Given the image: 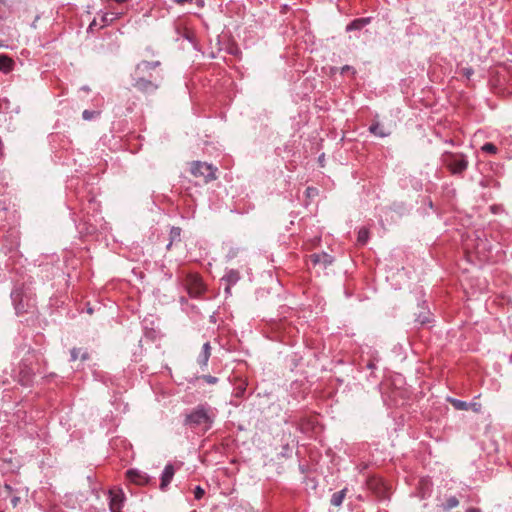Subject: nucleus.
Segmentation results:
<instances>
[{
  "instance_id": "c756f323",
  "label": "nucleus",
  "mask_w": 512,
  "mask_h": 512,
  "mask_svg": "<svg viewBox=\"0 0 512 512\" xmlns=\"http://www.w3.org/2000/svg\"><path fill=\"white\" fill-rule=\"evenodd\" d=\"M284 150L288 153H292V155H295L298 152V150L290 144H286Z\"/></svg>"
},
{
  "instance_id": "c9c22d12",
  "label": "nucleus",
  "mask_w": 512,
  "mask_h": 512,
  "mask_svg": "<svg viewBox=\"0 0 512 512\" xmlns=\"http://www.w3.org/2000/svg\"><path fill=\"white\" fill-rule=\"evenodd\" d=\"M341 131H342V139H344V138H349V139H351L348 135H349L350 133L355 132V130H350V129H347V130H341Z\"/></svg>"
},
{
  "instance_id": "8fccbe9b",
  "label": "nucleus",
  "mask_w": 512,
  "mask_h": 512,
  "mask_svg": "<svg viewBox=\"0 0 512 512\" xmlns=\"http://www.w3.org/2000/svg\"><path fill=\"white\" fill-rule=\"evenodd\" d=\"M5 488H6V489H8V490H11V489H12V488H11V486H10V485H7V484L5 485Z\"/></svg>"
},
{
  "instance_id": "ddd939ff",
  "label": "nucleus",
  "mask_w": 512,
  "mask_h": 512,
  "mask_svg": "<svg viewBox=\"0 0 512 512\" xmlns=\"http://www.w3.org/2000/svg\"><path fill=\"white\" fill-rule=\"evenodd\" d=\"M421 310L418 314H416L415 322L421 326L427 325L432 321V314L428 308L423 306L420 307Z\"/></svg>"
},
{
  "instance_id": "412c9836",
  "label": "nucleus",
  "mask_w": 512,
  "mask_h": 512,
  "mask_svg": "<svg viewBox=\"0 0 512 512\" xmlns=\"http://www.w3.org/2000/svg\"><path fill=\"white\" fill-rule=\"evenodd\" d=\"M459 505V500L456 496H450L446 499L445 502H443L440 506L441 508L448 512L453 508H456Z\"/></svg>"
},
{
  "instance_id": "f3484780",
  "label": "nucleus",
  "mask_w": 512,
  "mask_h": 512,
  "mask_svg": "<svg viewBox=\"0 0 512 512\" xmlns=\"http://www.w3.org/2000/svg\"><path fill=\"white\" fill-rule=\"evenodd\" d=\"M14 61L7 55L0 56V71L7 74L14 68Z\"/></svg>"
},
{
  "instance_id": "37998d69",
  "label": "nucleus",
  "mask_w": 512,
  "mask_h": 512,
  "mask_svg": "<svg viewBox=\"0 0 512 512\" xmlns=\"http://www.w3.org/2000/svg\"><path fill=\"white\" fill-rule=\"evenodd\" d=\"M471 74H472V70H471V69H466V70H465V75H466L467 77H469Z\"/></svg>"
},
{
  "instance_id": "0eeeda50",
  "label": "nucleus",
  "mask_w": 512,
  "mask_h": 512,
  "mask_svg": "<svg viewBox=\"0 0 512 512\" xmlns=\"http://www.w3.org/2000/svg\"><path fill=\"white\" fill-rule=\"evenodd\" d=\"M308 262L313 266H320L325 269L334 262V257L326 252L313 253L309 255Z\"/></svg>"
},
{
  "instance_id": "6e6552de",
  "label": "nucleus",
  "mask_w": 512,
  "mask_h": 512,
  "mask_svg": "<svg viewBox=\"0 0 512 512\" xmlns=\"http://www.w3.org/2000/svg\"><path fill=\"white\" fill-rule=\"evenodd\" d=\"M380 357L378 355V352L376 350L370 349L368 352V359H365L362 357L360 367L361 369H368L371 371L369 377H374V370L377 369V363L379 362Z\"/></svg>"
},
{
  "instance_id": "5701e85b",
  "label": "nucleus",
  "mask_w": 512,
  "mask_h": 512,
  "mask_svg": "<svg viewBox=\"0 0 512 512\" xmlns=\"http://www.w3.org/2000/svg\"><path fill=\"white\" fill-rule=\"evenodd\" d=\"M369 239V231L368 229L366 228H361L359 231H358V237H357V241L359 244L361 245H365L367 243Z\"/></svg>"
},
{
  "instance_id": "f257e3e1",
  "label": "nucleus",
  "mask_w": 512,
  "mask_h": 512,
  "mask_svg": "<svg viewBox=\"0 0 512 512\" xmlns=\"http://www.w3.org/2000/svg\"><path fill=\"white\" fill-rule=\"evenodd\" d=\"M44 361L40 350L32 349L27 345L17 348L13 352L11 372L6 371L0 376V384H10V378L22 386H31L36 373H41L40 363Z\"/></svg>"
},
{
  "instance_id": "20e7f679",
  "label": "nucleus",
  "mask_w": 512,
  "mask_h": 512,
  "mask_svg": "<svg viewBox=\"0 0 512 512\" xmlns=\"http://www.w3.org/2000/svg\"><path fill=\"white\" fill-rule=\"evenodd\" d=\"M441 160L453 175L462 174L468 167L467 157L462 153L445 151L442 154Z\"/></svg>"
},
{
  "instance_id": "39448f33",
  "label": "nucleus",
  "mask_w": 512,
  "mask_h": 512,
  "mask_svg": "<svg viewBox=\"0 0 512 512\" xmlns=\"http://www.w3.org/2000/svg\"><path fill=\"white\" fill-rule=\"evenodd\" d=\"M216 168L206 162L194 161L191 163L190 172L195 177H202L205 183L216 179Z\"/></svg>"
},
{
  "instance_id": "58836bf2",
  "label": "nucleus",
  "mask_w": 512,
  "mask_h": 512,
  "mask_svg": "<svg viewBox=\"0 0 512 512\" xmlns=\"http://www.w3.org/2000/svg\"><path fill=\"white\" fill-rule=\"evenodd\" d=\"M393 207H394L395 210L398 209L399 211L407 210L406 207H404L403 204H396V203H394Z\"/></svg>"
},
{
  "instance_id": "393cba45",
  "label": "nucleus",
  "mask_w": 512,
  "mask_h": 512,
  "mask_svg": "<svg viewBox=\"0 0 512 512\" xmlns=\"http://www.w3.org/2000/svg\"><path fill=\"white\" fill-rule=\"evenodd\" d=\"M193 493H194L195 499L200 500L204 496L205 490L200 485H197L194 488Z\"/></svg>"
},
{
  "instance_id": "9d476101",
  "label": "nucleus",
  "mask_w": 512,
  "mask_h": 512,
  "mask_svg": "<svg viewBox=\"0 0 512 512\" xmlns=\"http://www.w3.org/2000/svg\"><path fill=\"white\" fill-rule=\"evenodd\" d=\"M175 474V468L171 463H168L161 474L160 479V489L162 491H165L169 484L171 483L173 476Z\"/></svg>"
},
{
  "instance_id": "b1692460",
  "label": "nucleus",
  "mask_w": 512,
  "mask_h": 512,
  "mask_svg": "<svg viewBox=\"0 0 512 512\" xmlns=\"http://www.w3.org/2000/svg\"><path fill=\"white\" fill-rule=\"evenodd\" d=\"M482 150H483L484 152L489 153V154H495V153H496V151H497V148H496V146H495L493 143H491V142H487V143H485V144L482 146Z\"/></svg>"
},
{
  "instance_id": "79ce46f5",
  "label": "nucleus",
  "mask_w": 512,
  "mask_h": 512,
  "mask_svg": "<svg viewBox=\"0 0 512 512\" xmlns=\"http://www.w3.org/2000/svg\"><path fill=\"white\" fill-rule=\"evenodd\" d=\"M349 70H351V67H350V66H348V65H346V66H344V67L342 68V73H345V72H347V71H349Z\"/></svg>"
},
{
  "instance_id": "09e8293b",
  "label": "nucleus",
  "mask_w": 512,
  "mask_h": 512,
  "mask_svg": "<svg viewBox=\"0 0 512 512\" xmlns=\"http://www.w3.org/2000/svg\"><path fill=\"white\" fill-rule=\"evenodd\" d=\"M446 142H449L450 144L455 145V143H454V140H453V139L446 140Z\"/></svg>"
},
{
  "instance_id": "a878e982",
  "label": "nucleus",
  "mask_w": 512,
  "mask_h": 512,
  "mask_svg": "<svg viewBox=\"0 0 512 512\" xmlns=\"http://www.w3.org/2000/svg\"><path fill=\"white\" fill-rule=\"evenodd\" d=\"M98 115H99L98 112L90 111V110H84L83 113H82V117L85 120H91V119L95 118Z\"/></svg>"
},
{
  "instance_id": "72a5a7b5",
  "label": "nucleus",
  "mask_w": 512,
  "mask_h": 512,
  "mask_svg": "<svg viewBox=\"0 0 512 512\" xmlns=\"http://www.w3.org/2000/svg\"><path fill=\"white\" fill-rule=\"evenodd\" d=\"M306 192H307V195L310 197V196H314L315 194H317L318 191L316 188L308 187L306 189Z\"/></svg>"
},
{
  "instance_id": "a19ab883",
  "label": "nucleus",
  "mask_w": 512,
  "mask_h": 512,
  "mask_svg": "<svg viewBox=\"0 0 512 512\" xmlns=\"http://www.w3.org/2000/svg\"><path fill=\"white\" fill-rule=\"evenodd\" d=\"M466 512H482L481 509L479 508H475V507H470L466 510Z\"/></svg>"
},
{
  "instance_id": "c03bdc74",
  "label": "nucleus",
  "mask_w": 512,
  "mask_h": 512,
  "mask_svg": "<svg viewBox=\"0 0 512 512\" xmlns=\"http://www.w3.org/2000/svg\"><path fill=\"white\" fill-rule=\"evenodd\" d=\"M88 358V354L86 352H84L81 356V359L82 360H86Z\"/></svg>"
},
{
  "instance_id": "f03ea898",
  "label": "nucleus",
  "mask_w": 512,
  "mask_h": 512,
  "mask_svg": "<svg viewBox=\"0 0 512 512\" xmlns=\"http://www.w3.org/2000/svg\"><path fill=\"white\" fill-rule=\"evenodd\" d=\"M30 278L23 277L21 281H16L11 291L10 297L17 315L33 312L35 309L36 299Z\"/></svg>"
},
{
  "instance_id": "aec40b11",
  "label": "nucleus",
  "mask_w": 512,
  "mask_h": 512,
  "mask_svg": "<svg viewBox=\"0 0 512 512\" xmlns=\"http://www.w3.org/2000/svg\"><path fill=\"white\" fill-rule=\"evenodd\" d=\"M370 22V18H359L354 21H352L347 27V31L351 30H359L366 26Z\"/></svg>"
},
{
  "instance_id": "c85d7f7f",
  "label": "nucleus",
  "mask_w": 512,
  "mask_h": 512,
  "mask_svg": "<svg viewBox=\"0 0 512 512\" xmlns=\"http://www.w3.org/2000/svg\"><path fill=\"white\" fill-rule=\"evenodd\" d=\"M203 379L208 384H216L218 382V378L212 375H204Z\"/></svg>"
},
{
  "instance_id": "ea45409f",
  "label": "nucleus",
  "mask_w": 512,
  "mask_h": 512,
  "mask_svg": "<svg viewBox=\"0 0 512 512\" xmlns=\"http://www.w3.org/2000/svg\"><path fill=\"white\" fill-rule=\"evenodd\" d=\"M19 501H20V498H19V497H17V496H14V497L11 499V504H12V506H13V507H16V506L18 505Z\"/></svg>"
},
{
  "instance_id": "1a4fd4ad",
  "label": "nucleus",
  "mask_w": 512,
  "mask_h": 512,
  "mask_svg": "<svg viewBox=\"0 0 512 512\" xmlns=\"http://www.w3.org/2000/svg\"><path fill=\"white\" fill-rule=\"evenodd\" d=\"M133 86L141 92L152 93L157 90L158 85L145 79L142 75H135Z\"/></svg>"
},
{
  "instance_id": "cd10ccee",
  "label": "nucleus",
  "mask_w": 512,
  "mask_h": 512,
  "mask_svg": "<svg viewBox=\"0 0 512 512\" xmlns=\"http://www.w3.org/2000/svg\"><path fill=\"white\" fill-rule=\"evenodd\" d=\"M370 133H373L375 136H378V137H386V136H389L390 133L389 132H385V130H374V129H371L369 130Z\"/></svg>"
},
{
  "instance_id": "bb28decb",
  "label": "nucleus",
  "mask_w": 512,
  "mask_h": 512,
  "mask_svg": "<svg viewBox=\"0 0 512 512\" xmlns=\"http://www.w3.org/2000/svg\"><path fill=\"white\" fill-rule=\"evenodd\" d=\"M290 455H291V448L288 444H286L282 447V450L279 453V456L288 458V457H290Z\"/></svg>"
},
{
  "instance_id": "3c124183",
  "label": "nucleus",
  "mask_w": 512,
  "mask_h": 512,
  "mask_svg": "<svg viewBox=\"0 0 512 512\" xmlns=\"http://www.w3.org/2000/svg\"><path fill=\"white\" fill-rule=\"evenodd\" d=\"M6 1H7V0H0V3H2V4H6Z\"/></svg>"
},
{
  "instance_id": "f8f14e48",
  "label": "nucleus",
  "mask_w": 512,
  "mask_h": 512,
  "mask_svg": "<svg viewBox=\"0 0 512 512\" xmlns=\"http://www.w3.org/2000/svg\"><path fill=\"white\" fill-rule=\"evenodd\" d=\"M5 242L7 243L3 246V252L5 254L15 250L19 245V237L17 231H10L8 235L5 236Z\"/></svg>"
},
{
  "instance_id": "603ef678",
  "label": "nucleus",
  "mask_w": 512,
  "mask_h": 512,
  "mask_svg": "<svg viewBox=\"0 0 512 512\" xmlns=\"http://www.w3.org/2000/svg\"><path fill=\"white\" fill-rule=\"evenodd\" d=\"M369 128L374 129V128H377V126L372 125V126H370Z\"/></svg>"
},
{
  "instance_id": "a211bd4d",
  "label": "nucleus",
  "mask_w": 512,
  "mask_h": 512,
  "mask_svg": "<svg viewBox=\"0 0 512 512\" xmlns=\"http://www.w3.org/2000/svg\"><path fill=\"white\" fill-rule=\"evenodd\" d=\"M346 492H347V488H344L338 492L333 493L331 496V499H330L331 505H333L335 507L341 506L343 503V500L346 496Z\"/></svg>"
},
{
  "instance_id": "e433bc0d",
  "label": "nucleus",
  "mask_w": 512,
  "mask_h": 512,
  "mask_svg": "<svg viewBox=\"0 0 512 512\" xmlns=\"http://www.w3.org/2000/svg\"><path fill=\"white\" fill-rule=\"evenodd\" d=\"M423 203L426 204L430 209L434 208L433 201L430 198H424Z\"/></svg>"
},
{
  "instance_id": "49530a36",
  "label": "nucleus",
  "mask_w": 512,
  "mask_h": 512,
  "mask_svg": "<svg viewBox=\"0 0 512 512\" xmlns=\"http://www.w3.org/2000/svg\"><path fill=\"white\" fill-rule=\"evenodd\" d=\"M244 391H245V389H244V388H242L241 390H239V391L237 392V395H242V394L244 393Z\"/></svg>"
},
{
  "instance_id": "f704fd0d",
  "label": "nucleus",
  "mask_w": 512,
  "mask_h": 512,
  "mask_svg": "<svg viewBox=\"0 0 512 512\" xmlns=\"http://www.w3.org/2000/svg\"><path fill=\"white\" fill-rule=\"evenodd\" d=\"M232 286L233 285L225 283L224 293H225L226 297L231 295V288H232Z\"/></svg>"
},
{
  "instance_id": "7c9ffc66",
  "label": "nucleus",
  "mask_w": 512,
  "mask_h": 512,
  "mask_svg": "<svg viewBox=\"0 0 512 512\" xmlns=\"http://www.w3.org/2000/svg\"><path fill=\"white\" fill-rule=\"evenodd\" d=\"M79 353H80V350H79V349L73 348V349L71 350V352H70V356H71V359H70V360H71V361H75V360H77Z\"/></svg>"
},
{
  "instance_id": "473e14b6",
  "label": "nucleus",
  "mask_w": 512,
  "mask_h": 512,
  "mask_svg": "<svg viewBox=\"0 0 512 512\" xmlns=\"http://www.w3.org/2000/svg\"><path fill=\"white\" fill-rule=\"evenodd\" d=\"M468 404H470V409H472L475 412H478L481 408V405L479 403L468 402Z\"/></svg>"
},
{
  "instance_id": "4be33fe9",
  "label": "nucleus",
  "mask_w": 512,
  "mask_h": 512,
  "mask_svg": "<svg viewBox=\"0 0 512 512\" xmlns=\"http://www.w3.org/2000/svg\"><path fill=\"white\" fill-rule=\"evenodd\" d=\"M181 232H182V229L180 227L173 226L171 228L170 234H169L171 243L180 242L181 241Z\"/></svg>"
},
{
  "instance_id": "4468645a",
  "label": "nucleus",
  "mask_w": 512,
  "mask_h": 512,
  "mask_svg": "<svg viewBox=\"0 0 512 512\" xmlns=\"http://www.w3.org/2000/svg\"><path fill=\"white\" fill-rule=\"evenodd\" d=\"M211 355V346L209 342H206L202 346V350L198 356L197 362L201 367H206L208 364V360Z\"/></svg>"
},
{
  "instance_id": "a18cd8bd",
  "label": "nucleus",
  "mask_w": 512,
  "mask_h": 512,
  "mask_svg": "<svg viewBox=\"0 0 512 512\" xmlns=\"http://www.w3.org/2000/svg\"><path fill=\"white\" fill-rule=\"evenodd\" d=\"M87 313L92 314V313H93V308L88 307V308H87Z\"/></svg>"
},
{
  "instance_id": "dca6fc26",
  "label": "nucleus",
  "mask_w": 512,
  "mask_h": 512,
  "mask_svg": "<svg viewBox=\"0 0 512 512\" xmlns=\"http://www.w3.org/2000/svg\"><path fill=\"white\" fill-rule=\"evenodd\" d=\"M240 280V273L235 269L226 270L225 275L221 278V281L230 285H235Z\"/></svg>"
},
{
  "instance_id": "6ab92c4d",
  "label": "nucleus",
  "mask_w": 512,
  "mask_h": 512,
  "mask_svg": "<svg viewBox=\"0 0 512 512\" xmlns=\"http://www.w3.org/2000/svg\"><path fill=\"white\" fill-rule=\"evenodd\" d=\"M447 401L456 409L460 411H467L470 409V404L468 402L459 400L453 397H448Z\"/></svg>"
},
{
  "instance_id": "9b49d317",
  "label": "nucleus",
  "mask_w": 512,
  "mask_h": 512,
  "mask_svg": "<svg viewBox=\"0 0 512 512\" xmlns=\"http://www.w3.org/2000/svg\"><path fill=\"white\" fill-rule=\"evenodd\" d=\"M127 476L131 481L138 485H145L150 482V476L147 473L140 471L138 469H129L127 471Z\"/></svg>"
},
{
  "instance_id": "de8ad7c7",
  "label": "nucleus",
  "mask_w": 512,
  "mask_h": 512,
  "mask_svg": "<svg viewBox=\"0 0 512 512\" xmlns=\"http://www.w3.org/2000/svg\"><path fill=\"white\" fill-rule=\"evenodd\" d=\"M172 245H173V243H171V240H170L169 243L167 244L166 248L169 250Z\"/></svg>"
},
{
  "instance_id": "2eb2a0df",
  "label": "nucleus",
  "mask_w": 512,
  "mask_h": 512,
  "mask_svg": "<svg viewBox=\"0 0 512 512\" xmlns=\"http://www.w3.org/2000/svg\"><path fill=\"white\" fill-rule=\"evenodd\" d=\"M159 65H160L159 61H153V62L142 61L141 63H139L137 65L136 70H135V75H144L145 72H147L151 69H154V68L158 67Z\"/></svg>"
},
{
  "instance_id": "4c0bfd02",
  "label": "nucleus",
  "mask_w": 512,
  "mask_h": 512,
  "mask_svg": "<svg viewBox=\"0 0 512 512\" xmlns=\"http://www.w3.org/2000/svg\"><path fill=\"white\" fill-rule=\"evenodd\" d=\"M318 163L321 167H324V164H325V154L322 153L319 157H318Z\"/></svg>"
},
{
  "instance_id": "423d86ee",
  "label": "nucleus",
  "mask_w": 512,
  "mask_h": 512,
  "mask_svg": "<svg viewBox=\"0 0 512 512\" xmlns=\"http://www.w3.org/2000/svg\"><path fill=\"white\" fill-rule=\"evenodd\" d=\"M108 498L110 512H122V507L125 502L124 492L121 489L111 490Z\"/></svg>"
},
{
  "instance_id": "2f4dec72",
  "label": "nucleus",
  "mask_w": 512,
  "mask_h": 512,
  "mask_svg": "<svg viewBox=\"0 0 512 512\" xmlns=\"http://www.w3.org/2000/svg\"><path fill=\"white\" fill-rule=\"evenodd\" d=\"M177 4H184L185 2H195L197 5L202 4V0H174Z\"/></svg>"
},
{
  "instance_id": "7ed1b4c3",
  "label": "nucleus",
  "mask_w": 512,
  "mask_h": 512,
  "mask_svg": "<svg viewBox=\"0 0 512 512\" xmlns=\"http://www.w3.org/2000/svg\"><path fill=\"white\" fill-rule=\"evenodd\" d=\"M216 418V409L209 404H199L185 413L183 425L190 429H198L203 433L209 431Z\"/></svg>"
}]
</instances>
